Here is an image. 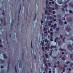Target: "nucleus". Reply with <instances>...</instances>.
<instances>
[{"label":"nucleus","mask_w":73,"mask_h":73,"mask_svg":"<svg viewBox=\"0 0 73 73\" xmlns=\"http://www.w3.org/2000/svg\"><path fill=\"white\" fill-rule=\"evenodd\" d=\"M34 59L36 60V56L35 54L34 55Z\"/></svg>","instance_id":"58836bf2"},{"label":"nucleus","mask_w":73,"mask_h":73,"mask_svg":"<svg viewBox=\"0 0 73 73\" xmlns=\"http://www.w3.org/2000/svg\"><path fill=\"white\" fill-rule=\"evenodd\" d=\"M48 64L49 66L50 67L51 66V64H50V62H48Z\"/></svg>","instance_id":"5701e85b"},{"label":"nucleus","mask_w":73,"mask_h":73,"mask_svg":"<svg viewBox=\"0 0 73 73\" xmlns=\"http://www.w3.org/2000/svg\"><path fill=\"white\" fill-rule=\"evenodd\" d=\"M68 50H72V45L71 44H68Z\"/></svg>","instance_id":"f03ea898"},{"label":"nucleus","mask_w":73,"mask_h":73,"mask_svg":"<svg viewBox=\"0 0 73 73\" xmlns=\"http://www.w3.org/2000/svg\"><path fill=\"white\" fill-rule=\"evenodd\" d=\"M52 50L51 51V52L49 54V56H52Z\"/></svg>","instance_id":"72a5a7b5"},{"label":"nucleus","mask_w":73,"mask_h":73,"mask_svg":"<svg viewBox=\"0 0 73 73\" xmlns=\"http://www.w3.org/2000/svg\"><path fill=\"white\" fill-rule=\"evenodd\" d=\"M41 42V43H40V45H41V44H42V46H44V43H43V42H42V41Z\"/></svg>","instance_id":"2eb2a0df"},{"label":"nucleus","mask_w":73,"mask_h":73,"mask_svg":"<svg viewBox=\"0 0 73 73\" xmlns=\"http://www.w3.org/2000/svg\"><path fill=\"white\" fill-rule=\"evenodd\" d=\"M69 5L70 7H71V8H73V4L71 2L70 3Z\"/></svg>","instance_id":"39448f33"},{"label":"nucleus","mask_w":73,"mask_h":73,"mask_svg":"<svg viewBox=\"0 0 73 73\" xmlns=\"http://www.w3.org/2000/svg\"><path fill=\"white\" fill-rule=\"evenodd\" d=\"M70 63V62L69 61H68L66 62L67 64H68Z\"/></svg>","instance_id":"864d4df0"},{"label":"nucleus","mask_w":73,"mask_h":73,"mask_svg":"<svg viewBox=\"0 0 73 73\" xmlns=\"http://www.w3.org/2000/svg\"><path fill=\"white\" fill-rule=\"evenodd\" d=\"M69 13H72V10H70L69 11Z\"/></svg>","instance_id":"c9c22d12"},{"label":"nucleus","mask_w":73,"mask_h":73,"mask_svg":"<svg viewBox=\"0 0 73 73\" xmlns=\"http://www.w3.org/2000/svg\"><path fill=\"white\" fill-rule=\"evenodd\" d=\"M70 58L71 60H73V55L72 54H70Z\"/></svg>","instance_id":"f8f14e48"},{"label":"nucleus","mask_w":73,"mask_h":73,"mask_svg":"<svg viewBox=\"0 0 73 73\" xmlns=\"http://www.w3.org/2000/svg\"><path fill=\"white\" fill-rule=\"evenodd\" d=\"M43 31L44 32H45V31H46V28H44Z\"/></svg>","instance_id":"c85d7f7f"},{"label":"nucleus","mask_w":73,"mask_h":73,"mask_svg":"<svg viewBox=\"0 0 73 73\" xmlns=\"http://www.w3.org/2000/svg\"><path fill=\"white\" fill-rule=\"evenodd\" d=\"M62 59L63 60L65 61L66 59H65V58H64V57H62Z\"/></svg>","instance_id":"412c9836"},{"label":"nucleus","mask_w":73,"mask_h":73,"mask_svg":"<svg viewBox=\"0 0 73 73\" xmlns=\"http://www.w3.org/2000/svg\"><path fill=\"white\" fill-rule=\"evenodd\" d=\"M59 50H60L61 51H64V52H66V49H61V48H60L59 49Z\"/></svg>","instance_id":"9d476101"},{"label":"nucleus","mask_w":73,"mask_h":73,"mask_svg":"<svg viewBox=\"0 0 73 73\" xmlns=\"http://www.w3.org/2000/svg\"><path fill=\"white\" fill-rule=\"evenodd\" d=\"M15 69H17V68H16V66L15 65L14 66Z\"/></svg>","instance_id":"8fccbe9b"},{"label":"nucleus","mask_w":73,"mask_h":73,"mask_svg":"<svg viewBox=\"0 0 73 73\" xmlns=\"http://www.w3.org/2000/svg\"><path fill=\"white\" fill-rule=\"evenodd\" d=\"M54 26L55 27H56V26H57V24L56 23H55L54 24Z\"/></svg>","instance_id":"e2e57ef3"},{"label":"nucleus","mask_w":73,"mask_h":73,"mask_svg":"<svg viewBox=\"0 0 73 73\" xmlns=\"http://www.w3.org/2000/svg\"><path fill=\"white\" fill-rule=\"evenodd\" d=\"M6 40H7V42H8V39L7 38V35H6Z\"/></svg>","instance_id":"09e8293b"},{"label":"nucleus","mask_w":73,"mask_h":73,"mask_svg":"<svg viewBox=\"0 0 73 73\" xmlns=\"http://www.w3.org/2000/svg\"><path fill=\"white\" fill-rule=\"evenodd\" d=\"M4 60H2V59H0V64H4Z\"/></svg>","instance_id":"9b49d317"},{"label":"nucleus","mask_w":73,"mask_h":73,"mask_svg":"<svg viewBox=\"0 0 73 73\" xmlns=\"http://www.w3.org/2000/svg\"><path fill=\"white\" fill-rule=\"evenodd\" d=\"M60 62L59 61H58L57 62V64L58 65H59V64H60Z\"/></svg>","instance_id":"49530a36"},{"label":"nucleus","mask_w":73,"mask_h":73,"mask_svg":"<svg viewBox=\"0 0 73 73\" xmlns=\"http://www.w3.org/2000/svg\"><path fill=\"white\" fill-rule=\"evenodd\" d=\"M66 38H64L63 39L62 41L63 42H65L64 40H65V39Z\"/></svg>","instance_id":"bb28decb"},{"label":"nucleus","mask_w":73,"mask_h":73,"mask_svg":"<svg viewBox=\"0 0 73 73\" xmlns=\"http://www.w3.org/2000/svg\"><path fill=\"white\" fill-rule=\"evenodd\" d=\"M48 67H46L45 68V70H48Z\"/></svg>","instance_id":"c03bdc74"},{"label":"nucleus","mask_w":73,"mask_h":73,"mask_svg":"<svg viewBox=\"0 0 73 73\" xmlns=\"http://www.w3.org/2000/svg\"><path fill=\"white\" fill-rule=\"evenodd\" d=\"M67 24V22L66 21H65L64 22V24Z\"/></svg>","instance_id":"052dcab7"},{"label":"nucleus","mask_w":73,"mask_h":73,"mask_svg":"<svg viewBox=\"0 0 73 73\" xmlns=\"http://www.w3.org/2000/svg\"><path fill=\"white\" fill-rule=\"evenodd\" d=\"M3 45L0 44V47L3 48Z\"/></svg>","instance_id":"680f3d73"},{"label":"nucleus","mask_w":73,"mask_h":73,"mask_svg":"<svg viewBox=\"0 0 73 73\" xmlns=\"http://www.w3.org/2000/svg\"><path fill=\"white\" fill-rule=\"evenodd\" d=\"M15 72L16 73H17V69H15Z\"/></svg>","instance_id":"de8ad7c7"},{"label":"nucleus","mask_w":73,"mask_h":73,"mask_svg":"<svg viewBox=\"0 0 73 73\" xmlns=\"http://www.w3.org/2000/svg\"><path fill=\"white\" fill-rule=\"evenodd\" d=\"M3 54V56L4 57V58L5 59H6L8 58H7V56L5 55V54Z\"/></svg>","instance_id":"6e6552de"},{"label":"nucleus","mask_w":73,"mask_h":73,"mask_svg":"<svg viewBox=\"0 0 73 73\" xmlns=\"http://www.w3.org/2000/svg\"><path fill=\"white\" fill-rule=\"evenodd\" d=\"M48 13V11L47 10H46L45 11V13L46 14V13Z\"/></svg>","instance_id":"4c0bfd02"},{"label":"nucleus","mask_w":73,"mask_h":73,"mask_svg":"<svg viewBox=\"0 0 73 73\" xmlns=\"http://www.w3.org/2000/svg\"><path fill=\"white\" fill-rule=\"evenodd\" d=\"M45 55L47 58H48V55L46 54H45Z\"/></svg>","instance_id":"a211bd4d"},{"label":"nucleus","mask_w":73,"mask_h":73,"mask_svg":"<svg viewBox=\"0 0 73 73\" xmlns=\"http://www.w3.org/2000/svg\"><path fill=\"white\" fill-rule=\"evenodd\" d=\"M46 8L48 9H49V11L50 12V10L51 9H50V7H48V5H46Z\"/></svg>","instance_id":"423d86ee"},{"label":"nucleus","mask_w":73,"mask_h":73,"mask_svg":"<svg viewBox=\"0 0 73 73\" xmlns=\"http://www.w3.org/2000/svg\"><path fill=\"white\" fill-rule=\"evenodd\" d=\"M52 13H53V14H55L56 12H55V11H54L52 12Z\"/></svg>","instance_id":"a19ab883"},{"label":"nucleus","mask_w":73,"mask_h":73,"mask_svg":"<svg viewBox=\"0 0 73 73\" xmlns=\"http://www.w3.org/2000/svg\"><path fill=\"white\" fill-rule=\"evenodd\" d=\"M58 37H56V38H55V40H58Z\"/></svg>","instance_id":"37998d69"},{"label":"nucleus","mask_w":73,"mask_h":73,"mask_svg":"<svg viewBox=\"0 0 73 73\" xmlns=\"http://www.w3.org/2000/svg\"><path fill=\"white\" fill-rule=\"evenodd\" d=\"M48 24L49 26H51V23H50L49 22L48 23Z\"/></svg>","instance_id":"f704fd0d"},{"label":"nucleus","mask_w":73,"mask_h":73,"mask_svg":"<svg viewBox=\"0 0 73 73\" xmlns=\"http://www.w3.org/2000/svg\"><path fill=\"white\" fill-rule=\"evenodd\" d=\"M56 28V26H54L53 28V29H55V28Z\"/></svg>","instance_id":"bf43d9fd"},{"label":"nucleus","mask_w":73,"mask_h":73,"mask_svg":"<svg viewBox=\"0 0 73 73\" xmlns=\"http://www.w3.org/2000/svg\"><path fill=\"white\" fill-rule=\"evenodd\" d=\"M2 15H4V16H5V13L4 12H3L2 13Z\"/></svg>","instance_id":"4be33fe9"},{"label":"nucleus","mask_w":73,"mask_h":73,"mask_svg":"<svg viewBox=\"0 0 73 73\" xmlns=\"http://www.w3.org/2000/svg\"><path fill=\"white\" fill-rule=\"evenodd\" d=\"M65 69H64L62 71L63 72H65Z\"/></svg>","instance_id":"13d9d810"},{"label":"nucleus","mask_w":73,"mask_h":73,"mask_svg":"<svg viewBox=\"0 0 73 73\" xmlns=\"http://www.w3.org/2000/svg\"><path fill=\"white\" fill-rule=\"evenodd\" d=\"M48 0H46V4H48Z\"/></svg>","instance_id":"7c9ffc66"},{"label":"nucleus","mask_w":73,"mask_h":73,"mask_svg":"<svg viewBox=\"0 0 73 73\" xmlns=\"http://www.w3.org/2000/svg\"><path fill=\"white\" fill-rule=\"evenodd\" d=\"M31 44L32 48H33V46H32V41H31Z\"/></svg>","instance_id":"2f4dec72"},{"label":"nucleus","mask_w":73,"mask_h":73,"mask_svg":"<svg viewBox=\"0 0 73 73\" xmlns=\"http://www.w3.org/2000/svg\"><path fill=\"white\" fill-rule=\"evenodd\" d=\"M61 41L58 42V45H60V44H61Z\"/></svg>","instance_id":"e433bc0d"},{"label":"nucleus","mask_w":73,"mask_h":73,"mask_svg":"<svg viewBox=\"0 0 73 73\" xmlns=\"http://www.w3.org/2000/svg\"><path fill=\"white\" fill-rule=\"evenodd\" d=\"M52 18V16H50L49 19H50V20H51Z\"/></svg>","instance_id":"ea45409f"},{"label":"nucleus","mask_w":73,"mask_h":73,"mask_svg":"<svg viewBox=\"0 0 73 73\" xmlns=\"http://www.w3.org/2000/svg\"><path fill=\"white\" fill-rule=\"evenodd\" d=\"M55 9L57 10L58 8V5L57 4H55Z\"/></svg>","instance_id":"20e7f679"},{"label":"nucleus","mask_w":73,"mask_h":73,"mask_svg":"<svg viewBox=\"0 0 73 73\" xmlns=\"http://www.w3.org/2000/svg\"><path fill=\"white\" fill-rule=\"evenodd\" d=\"M43 62L44 64H46V60H44Z\"/></svg>","instance_id":"a878e982"},{"label":"nucleus","mask_w":73,"mask_h":73,"mask_svg":"<svg viewBox=\"0 0 73 73\" xmlns=\"http://www.w3.org/2000/svg\"><path fill=\"white\" fill-rule=\"evenodd\" d=\"M19 6H20V9L19 10V13H20V10H21V3H19Z\"/></svg>","instance_id":"4468645a"},{"label":"nucleus","mask_w":73,"mask_h":73,"mask_svg":"<svg viewBox=\"0 0 73 73\" xmlns=\"http://www.w3.org/2000/svg\"><path fill=\"white\" fill-rule=\"evenodd\" d=\"M73 65V63H71L70 65V67H71V68H72Z\"/></svg>","instance_id":"393cba45"},{"label":"nucleus","mask_w":73,"mask_h":73,"mask_svg":"<svg viewBox=\"0 0 73 73\" xmlns=\"http://www.w3.org/2000/svg\"><path fill=\"white\" fill-rule=\"evenodd\" d=\"M66 30L67 32H69L70 31V30H71V29L70 28V27H67L66 29Z\"/></svg>","instance_id":"7ed1b4c3"},{"label":"nucleus","mask_w":73,"mask_h":73,"mask_svg":"<svg viewBox=\"0 0 73 73\" xmlns=\"http://www.w3.org/2000/svg\"><path fill=\"white\" fill-rule=\"evenodd\" d=\"M45 42H47L48 43V42H49V40H47V39H45Z\"/></svg>","instance_id":"aec40b11"},{"label":"nucleus","mask_w":73,"mask_h":73,"mask_svg":"<svg viewBox=\"0 0 73 73\" xmlns=\"http://www.w3.org/2000/svg\"><path fill=\"white\" fill-rule=\"evenodd\" d=\"M45 50H47V49H48V48H47L46 47H45Z\"/></svg>","instance_id":"0e129e2a"},{"label":"nucleus","mask_w":73,"mask_h":73,"mask_svg":"<svg viewBox=\"0 0 73 73\" xmlns=\"http://www.w3.org/2000/svg\"><path fill=\"white\" fill-rule=\"evenodd\" d=\"M36 16H37V14L36 13L35 14V16L34 19V21H35V20H36Z\"/></svg>","instance_id":"dca6fc26"},{"label":"nucleus","mask_w":73,"mask_h":73,"mask_svg":"<svg viewBox=\"0 0 73 73\" xmlns=\"http://www.w3.org/2000/svg\"><path fill=\"white\" fill-rule=\"evenodd\" d=\"M14 22V21L13 20L12 21V23H11V25H13V22Z\"/></svg>","instance_id":"473e14b6"},{"label":"nucleus","mask_w":73,"mask_h":73,"mask_svg":"<svg viewBox=\"0 0 73 73\" xmlns=\"http://www.w3.org/2000/svg\"><path fill=\"white\" fill-rule=\"evenodd\" d=\"M56 31H59V30H60V28H59L58 27L56 28Z\"/></svg>","instance_id":"f3484780"},{"label":"nucleus","mask_w":73,"mask_h":73,"mask_svg":"<svg viewBox=\"0 0 73 73\" xmlns=\"http://www.w3.org/2000/svg\"><path fill=\"white\" fill-rule=\"evenodd\" d=\"M46 46H47L48 48H49V47H50V44L49 43H46Z\"/></svg>","instance_id":"1a4fd4ad"},{"label":"nucleus","mask_w":73,"mask_h":73,"mask_svg":"<svg viewBox=\"0 0 73 73\" xmlns=\"http://www.w3.org/2000/svg\"><path fill=\"white\" fill-rule=\"evenodd\" d=\"M62 0H60L59 1V3L60 4H62Z\"/></svg>","instance_id":"6ab92c4d"},{"label":"nucleus","mask_w":73,"mask_h":73,"mask_svg":"<svg viewBox=\"0 0 73 73\" xmlns=\"http://www.w3.org/2000/svg\"><path fill=\"white\" fill-rule=\"evenodd\" d=\"M60 37L61 38H62V36L61 35H60Z\"/></svg>","instance_id":"338daca9"},{"label":"nucleus","mask_w":73,"mask_h":73,"mask_svg":"<svg viewBox=\"0 0 73 73\" xmlns=\"http://www.w3.org/2000/svg\"><path fill=\"white\" fill-rule=\"evenodd\" d=\"M61 9H62V11H63V12H64L65 9H64V8H62Z\"/></svg>","instance_id":"b1692460"},{"label":"nucleus","mask_w":73,"mask_h":73,"mask_svg":"<svg viewBox=\"0 0 73 73\" xmlns=\"http://www.w3.org/2000/svg\"><path fill=\"white\" fill-rule=\"evenodd\" d=\"M18 21H20V17L19 16V15H18Z\"/></svg>","instance_id":"a18cd8bd"},{"label":"nucleus","mask_w":73,"mask_h":73,"mask_svg":"<svg viewBox=\"0 0 73 73\" xmlns=\"http://www.w3.org/2000/svg\"><path fill=\"white\" fill-rule=\"evenodd\" d=\"M50 23H53V21L52 20L50 21Z\"/></svg>","instance_id":"603ef678"},{"label":"nucleus","mask_w":73,"mask_h":73,"mask_svg":"<svg viewBox=\"0 0 73 73\" xmlns=\"http://www.w3.org/2000/svg\"><path fill=\"white\" fill-rule=\"evenodd\" d=\"M42 50H44V46H42Z\"/></svg>","instance_id":"3c124183"},{"label":"nucleus","mask_w":73,"mask_h":73,"mask_svg":"<svg viewBox=\"0 0 73 73\" xmlns=\"http://www.w3.org/2000/svg\"><path fill=\"white\" fill-rule=\"evenodd\" d=\"M67 7H68V6L67 5H65V6H64V8H66Z\"/></svg>","instance_id":"cd10ccee"},{"label":"nucleus","mask_w":73,"mask_h":73,"mask_svg":"<svg viewBox=\"0 0 73 73\" xmlns=\"http://www.w3.org/2000/svg\"><path fill=\"white\" fill-rule=\"evenodd\" d=\"M21 60H20V62L19 64V68H21Z\"/></svg>","instance_id":"ddd939ff"},{"label":"nucleus","mask_w":73,"mask_h":73,"mask_svg":"<svg viewBox=\"0 0 73 73\" xmlns=\"http://www.w3.org/2000/svg\"><path fill=\"white\" fill-rule=\"evenodd\" d=\"M59 24L60 25H63V22L62 21H60L59 22Z\"/></svg>","instance_id":"0eeeda50"},{"label":"nucleus","mask_w":73,"mask_h":73,"mask_svg":"<svg viewBox=\"0 0 73 73\" xmlns=\"http://www.w3.org/2000/svg\"><path fill=\"white\" fill-rule=\"evenodd\" d=\"M49 4H50V5H52V2H49Z\"/></svg>","instance_id":"79ce46f5"},{"label":"nucleus","mask_w":73,"mask_h":73,"mask_svg":"<svg viewBox=\"0 0 73 73\" xmlns=\"http://www.w3.org/2000/svg\"><path fill=\"white\" fill-rule=\"evenodd\" d=\"M53 58H55V59H56V56H53Z\"/></svg>","instance_id":"5fc2aeb1"},{"label":"nucleus","mask_w":73,"mask_h":73,"mask_svg":"<svg viewBox=\"0 0 73 73\" xmlns=\"http://www.w3.org/2000/svg\"><path fill=\"white\" fill-rule=\"evenodd\" d=\"M53 33L52 32H51L50 33V41H52L53 40V39H52V38H53V37H52V36H53Z\"/></svg>","instance_id":"f257e3e1"},{"label":"nucleus","mask_w":73,"mask_h":73,"mask_svg":"<svg viewBox=\"0 0 73 73\" xmlns=\"http://www.w3.org/2000/svg\"><path fill=\"white\" fill-rule=\"evenodd\" d=\"M0 20H1V23H3V19L2 18H1L0 19Z\"/></svg>","instance_id":"c756f323"},{"label":"nucleus","mask_w":73,"mask_h":73,"mask_svg":"<svg viewBox=\"0 0 73 73\" xmlns=\"http://www.w3.org/2000/svg\"><path fill=\"white\" fill-rule=\"evenodd\" d=\"M53 21L55 22L56 21V19H53Z\"/></svg>","instance_id":"4d7b16f0"},{"label":"nucleus","mask_w":73,"mask_h":73,"mask_svg":"<svg viewBox=\"0 0 73 73\" xmlns=\"http://www.w3.org/2000/svg\"><path fill=\"white\" fill-rule=\"evenodd\" d=\"M64 67L65 68H66V65L64 64Z\"/></svg>","instance_id":"774afa93"},{"label":"nucleus","mask_w":73,"mask_h":73,"mask_svg":"<svg viewBox=\"0 0 73 73\" xmlns=\"http://www.w3.org/2000/svg\"><path fill=\"white\" fill-rule=\"evenodd\" d=\"M45 66L46 67H48V65L47 64V63H46Z\"/></svg>","instance_id":"6e6d98bb"},{"label":"nucleus","mask_w":73,"mask_h":73,"mask_svg":"<svg viewBox=\"0 0 73 73\" xmlns=\"http://www.w3.org/2000/svg\"><path fill=\"white\" fill-rule=\"evenodd\" d=\"M50 31H53V29L52 28L50 29Z\"/></svg>","instance_id":"69168bd1"}]
</instances>
